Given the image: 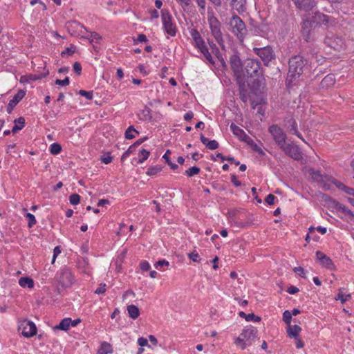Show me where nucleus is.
I'll list each match as a JSON object with an SVG mask.
<instances>
[{
    "label": "nucleus",
    "mask_w": 354,
    "mask_h": 354,
    "mask_svg": "<svg viewBox=\"0 0 354 354\" xmlns=\"http://www.w3.org/2000/svg\"><path fill=\"white\" fill-rule=\"evenodd\" d=\"M309 174L313 180L317 182L326 190L330 189L331 185H334L337 189L344 191L350 196L348 198V201L354 206V189L346 186L343 183L332 177L324 176L313 169H309Z\"/></svg>",
    "instance_id": "1"
},
{
    "label": "nucleus",
    "mask_w": 354,
    "mask_h": 354,
    "mask_svg": "<svg viewBox=\"0 0 354 354\" xmlns=\"http://www.w3.org/2000/svg\"><path fill=\"white\" fill-rule=\"evenodd\" d=\"M306 64L307 60L301 55H295L290 59L289 70L286 79L288 86L303 73Z\"/></svg>",
    "instance_id": "2"
},
{
    "label": "nucleus",
    "mask_w": 354,
    "mask_h": 354,
    "mask_svg": "<svg viewBox=\"0 0 354 354\" xmlns=\"http://www.w3.org/2000/svg\"><path fill=\"white\" fill-rule=\"evenodd\" d=\"M256 334L257 330L254 327H245L239 335L234 339V343L237 347L244 350L252 344Z\"/></svg>",
    "instance_id": "3"
},
{
    "label": "nucleus",
    "mask_w": 354,
    "mask_h": 354,
    "mask_svg": "<svg viewBox=\"0 0 354 354\" xmlns=\"http://www.w3.org/2000/svg\"><path fill=\"white\" fill-rule=\"evenodd\" d=\"M229 25L231 32L237 37L240 42H243L248 30L243 21L236 15H233L230 21Z\"/></svg>",
    "instance_id": "4"
},
{
    "label": "nucleus",
    "mask_w": 354,
    "mask_h": 354,
    "mask_svg": "<svg viewBox=\"0 0 354 354\" xmlns=\"http://www.w3.org/2000/svg\"><path fill=\"white\" fill-rule=\"evenodd\" d=\"M207 21L212 35L221 45L223 41V34L221 30V25L218 19L214 16L212 9H209L207 11Z\"/></svg>",
    "instance_id": "5"
},
{
    "label": "nucleus",
    "mask_w": 354,
    "mask_h": 354,
    "mask_svg": "<svg viewBox=\"0 0 354 354\" xmlns=\"http://www.w3.org/2000/svg\"><path fill=\"white\" fill-rule=\"evenodd\" d=\"M161 19L166 33L171 37H174L176 35L177 27L171 15L167 10H161Z\"/></svg>",
    "instance_id": "6"
},
{
    "label": "nucleus",
    "mask_w": 354,
    "mask_h": 354,
    "mask_svg": "<svg viewBox=\"0 0 354 354\" xmlns=\"http://www.w3.org/2000/svg\"><path fill=\"white\" fill-rule=\"evenodd\" d=\"M243 71L248 77H259L263 73L260 62L254 59H248L245 61Z\"/></svg>",
    "instance_id": "7"
},
{
    "label": "nucleus",
    "mask_w": 354,
    "mask_h": 354,
    "mask_svg": "<svg viewBox=\"0 0 354 354\" xmlns=\"http://www.w3.org/2000/svg\"><path fill=\"white\" fill-rule=\"evenodd\" d=\"M324 44L335 50H342L346 47L344 39L330 32L326 34Z\"/></svg>",
    "instance_id": "8"
},
{
    "label": "nucleus",
    "mask_w": 354,
    "mask_h": 354,
    "mask_svg": "<svg viewBox=\"0 0 354 354\" xmlns=\"http://www.w3.org/2000/svg\"><path fill=\"white\" fill-rule=\"evenodd\" d=\"M253 52L261 58L264 64L266 66L268 65V64L275 58L274 52L272 48L270 46L260 48L254 47Z\"/></svg>",
    "instance_id": "9"
},
{
    "label": "nucleus",
    "mask_w": 354,
    "mask_h": 354,
    "mask_svg": "<svg viewBox=\"0 0 354 354\" xmlns=\"http://www.w3.org/2000/svg\"><path fill=\"white\" fill-rule=\"evenodd\" d=\"M18 330L21 332L22 335L26 337H31L36 335L37 327L32 321L24 319L19 323Z\"/></svg>",
    "instance_id": "10"
},
{
    "label": "nucleus",
    "mask_w": 354,
    "mask_h": 354,
    "mask_svg": "<svg viewBox=\"0 0 354 354\" xmlns=\"http://www.w3.org/2000/svg\"><path fill=\"white\" fill-rule=\"evenodd\" d=\"M268 132L271 134L274 140L279 147L284 145L286 136L281 127L277 124H272L268 128Z\"/></svg>",
    "instance_id": "11"
},
{
    "label": "nucleus",
    "mask_w": 354,
    "mask_h": 354,
    "mask_svg": "<svg viewBox=\"0 0 354 354\" xmlns=\"http://www.w3.org/2000/svg\"><path fill=\"white\" fill-rule=\"evenodd\" d=\"M57 281L63 287H69L75 282V278L68 269H63L57 272Z\"/></svg>",
    "instance_id": "12"
},
{
    "label": "nucleus",
    "mask_w": 354,
    "mask_h": 354,
    "mask_svg": "<svg viewBox=\"0 0 354 354\" xmlns=\"http://www.w3.org/2000/svg\"><path fill=\"white\" fill-rule=\"evenodd\" d=\"M308 17H310V20L313 23L322 24L325 25H332L335 22V19L330 16L326 15L319 12L308 11Z\"/></svg>",
    "instance_id": "13"
},
{
    "label": "nucleus",
    "mask_w": 354,
    "mask_h": 354,
    "mask_svg": "<svg viewBox=\"0 0 354 354\" xmlns=\"http://www.w3.org/2000/svg\"><path fill=\"white\" fill-rule=\"evenodd\" d=\"M192 44L198 50V51L204 56L205 59L210 64H214V59L210 53L209 52L208 48L207 47L204 39L201 36L199 38L195 39Z\"/></svg>",
    "instance_id": "14"
},
{
    "label": "nucleus",
    "mask_w": 354,
    "mask_h": 354,
    "mask_svg": "<svg viewBox=\"0 0 354 354\" xmlns=\"http://www.w3.org/2000/svg\"><path fill=\"white\" fill-rule=\"evenodd\" d=\"M230 64L234 75L239 80L245 77V74L243 69L241 60L237 55L231 56Z\"/></svg>",
    "instance_id": "15"
},
{
    "label": "nucleus",
    "mask_w": 354,
    "mask_h": 354,
    "mask_svg": "<svg viewBox=\"0 0 354 354\" xmlns=\"http://www.w3.org/2000/svg\"><path fill=\"white\" fill-rule=\"evenodd\" d=\"M68 32L75 37H84L85 32H87L86 28L77 21H68L66 24Z\"/></svg>",
    "instance_id": "16"
},
{
    "label": "nucleus",
    "mask_w": 354,
    "mask_h": 354,
    "mask_svg": "<svg viewBox=\"0 0 354 354\" xmlns=\"http://www.w3.org/2000/svg\"><path fill=\"white\" fill-rule=\"evenodd\" d=\"M280 148L286 155L293 158L294 160H299L302 158V153L297 145L290 143H285L284 145Z\"/></svg>",
    "instance_id": "17"
},
{
    "label": "nucleus",
    "mask_w": 354,
    "mask_h": 354,
    "mask_svg": "<svg viewBox=\"0 0 354 354\" xmlns=\"http://www.w3.org/2000/svg\"><path fill=\"white\" fill-rule=\"evenodd\" d=\"M316 257L319 263L326 269L333 270L335 268L332 259L321 251L316 252Z\"/></svg>",
    "instance_id": "18"
},
{
    "label": "nucleus",
    "mask_w": 354,
    "mask_h": 354,
    "mask_svg": "<svg viewBox=\"0 0 354 354\" xmlns=\"http://www.w3.org/2000/svg\"><path fill=\"white\" fill-rule=\"evenodd\" d=\"M304 17L305 18L304 19V21L301 25L302 34L304 39L307 42H309L311 40L310 30L312 27L313 22L310 20V17H308V15H305Z\"/></svg>",
    "instance_id": "19"
},
{
    "label": "nucleus",
    "mask_w": 354,
    "mask_h": 354,
    "mask_svg": "<svg viewBox=\"0 0 354 354\" xmlns=\"http://www.w3.org/2000/svg\"><path fill=\"white\" fill-rule=\"evenodd\" d=\"M26 95V92L23 90H19L17 93L13 96L12 99L9 101V103L7 106L6 111L8 113H10L14 107Z\"/></svg>",
    "instance_id": "20"
},
{
    "label": "nucleus",
    "mask_w": 354,
    "mask_h": 354,
    "mask_svg": "<svg viewBox=\"0 0 354 354\" xmlns=\"http://www.w3.org/2000/svg\"><path fill=\"white\" fill-rule=\"evenodd\" d=\"M297 8L310 11L316 5L314 0H292Z\"/></svg>",
    "instance_id": "21"
},
{
    "label": "nucleus",
    "mask_w": 354,
    "mask_h": 354,
    "mask_svg": "<svg viewBox=\"0 0 354 354\" xmlns=\"http://www.w3.org/2000/svg\"><path fill=\"white\" fill-rule=\"evenodd\" d=\"M301 331V328L299 325H288L287 327V335L290 338L297 339Z\"/></svg>",
    "instance_id": "22"
},
{
    "label": "nucleus",
    "mask_w": 354,
    "mask_h": 354,
    "mask_svg": "<svg viewBox=\"0 0 354 354\" xmlns=\"http://www.w3.org/2000/svg\"><path fill=\"white\" fill-rule=\"evenodd\" d=\"M200 139L201 142L210 150H214L218 147V143L215 140H209V139L205 137L203 134L201 135Z\"/></svg>",
    "instance_id": "23"
},
{
    "label": "nucleus",
    "mask_w": 354,
    "mask_h": 354,
    "mask_svg": "<svg viewBox=\"0 0 354 354\" xmlns=\"http://www.w3.org/2000/svg\"><path fill=\"white\" fill-rule=\"evenodd\" d=\"M230 127L233 134L236 136L240 140H242L247 135L242 129L234 123H232Z\"/></svg>",
    "instance_id": "24"
},
{
    "label": "nucleus",
    "mask_w": 354,
    "mask_h": 354,
    "mask_svg": "<svg viewBox=\"0 0 354 354\" xmlns=\"http://www.w3.org/2000/svg\"><path fill=\"white\" fill-rule=\"evenodd\" d=\"M19 285L22 288H28L32 289L34 288V281L29 277H21L19 279Z\"/></svg>",
    "instance_id": "25"
},
{
    "label": "nucleus",
    "mask_w": 354,
    "mask_h": 354,
    "mask_svg": "<svg viewBox=\"0 0 354 354\" xmlns=\"http://www.w3.org/2000/svg\"><path fill=\"white\" fill-rule=\"evenodd\" d=\"M71 324V318L66 317L62 319L60 323L55 326V329L66 331L69 329Z\"/></svg>",
    "instance_id": "26"
},
{
    "label": "nucleus",
    "mask_w": 354,
    "mask_h": 354,
    "mask_svg": "<svg viewBox=\"0 0 354 354\" xmlns=\"http://www.w3.org/2000/svg\"><path fill=\"white\" fill-rule=\"evenodd\" d=\"M335 77L333 74H328L322 80V87H330L333 86L335 83Z\"/></svg>",
    "instance_id": "27"
},
{
    "label": "nucleus",
    "mask_w": 354,
    "mask_h": 354,
    "mask_svg": "<svg viewBox=\"0 0 354 354\" xmlns=\"http://www.w3.org/2000/svg\"><path fill=\"white\" fill-rule=\"evenodd\" d=\"M14 122L15 125L11 130L13 133L21 130L25 127V119L23 117L16 119Z\"/></svg>",
    "instance_id": "28"
},
{
    "label": "nucleus",
    "mask_w": 354,
    "mask_h": 354,
    "mask_svg": "<svg viewBox=\"0 0 354 354\" xmlns=\"http://www.w3.org/2000/svg\"><path fill=\"white\" fill-rule=\"evenodd\" d=\"M112 352H113V349H112L111 345L106 342H103L101 344L100 347L98 349L97 354H109V353H111Z\"/></svg>",
    "instance_id": "29"
},
{
    "label": "nucleus",
    "mask_w": 354,
    "mask_h": 354,
    "mask_svg": "<svg viewBox=\"0 0 354 354\" xmlns=\"http://www.w3.org/2000/svg\"><path fill=\"white\" fill-rule=\"evenodd\" d=\"M344 288H342L339 289V292L335 297V300H339L342 304H344L346 301L351 298V294H345L344 292Z\"/></svg>",
    "instance_id": "30"
},
{
    "label": "nucleus",
    "mask_w": 354,
    "mask_h": 354,
    "mask_svg": "<svg viewBox=\"0 0 354 354\" xmlns=\"http://www.w3.org/2000/svg\"><path fill=\"white\" fill-rule=\"evenodd\" d=\"M127 311L129 317L133 319H137L140 315L139 308L133 304L127 306Z\"/></svg>",
    "instance_id": "31"
},
{
    "label": "nucleus",
    "mask_w": 354,
    "mask_h": 354,
    "mask_svg": "<svg viewBox=\"0 0 354 354\" xmlns=\"http://www.w3.org/2000/svg\"><path fill=\"white\" fill-rule=\"evenodd\" d=\"M150 155V151L148 150H146L145 149H142L141 151L138 153V163L142 164L144 162L147 158H149Z\"/></svg>",
    "instance_id": "32"
},
{
    "label": "nucleus",
    "mask_w": 354,
    "mask_h": 354,
    "mask_svg": "<svg viewBox=\"0 0 354 354\" xmlns=\"http://www.w3.org/2000/svg\"><path fill=\"white\" fill-rule=\"evenodd\" d=\"M232 6L238 11L243 10L245 0H230Z\"/></svg>",
    "instance_id": "33"
},
{
    "label": "nucleus",
    "mask_w": 354,
    "mask_h": 354,
    "mask_svg": "<svg viewBox=\"0 0 354 354\" xmlns=\"http://www.w3.org/2000/svg\"><path fill=\"white\" fill-rule=\"evenodd\" d=\"M337 210L344 214L345 216H348L349 218H354V214L351 212V209H349L347 207L343 205H339L338 206Z\"/></svg>",
    "instance_id": "34"
},
{
    "label": "nucleus",
    "mask_w": 354,
    "mask_h": 354,
    "mask_svg": "<svg viewBox=\"0 0 354 354\" xmlns=\"http://www.w3.org/2000/svg\"><path fill=\"white\" fill-rule=\"evenodd\" d=\"M84 37L88 39L91 43L98 42L102 39L101 36L95 32H91L88 35H84Z\"/></svg>",
    "instance_id": "35"
},
{
    "label": "nucleus",
    "mask_w": 354,
    "mask_h": 354,
    "mask_svg": "<svg viewBox=\"0 0 354 354\" xmlns=\"http://www.w3.org/2000/svg\"><path fill=\"white\" fill-rule=\"evenodd\" d=\"M201 169L196 166L189 168L185 171V174L188 177H192L199 174Z\"/></svg>",
    "instance_id": "36"
},
{
    "label": "nucleus",
    "mask_w": 354,
    "mask_h": 354,
    "mask_svg": "<svg viewBox=\"0 0 354 354\" xmlns=\"http://www.w3.org/2000/svg\"><path fill=\"white\" fill-rule=\"evenodd\" d=\"M138 134V131H137L133 126H130L127 128L125 131L124 136L127 139H133L135 138V134Z\"/></svg>",
    "instance_id": "37"
},
{
    "label": "nucleus",
    "mask_w": 354,
    "mask_h": 354,
    "mask_svg": "<svg viewBox=\"0 0 354 354\" xmlns=\"http://www.w3.org/2000/svg\"><path fill=\"white\" fill-rule=\"evenodd\" d=\"M49 150L52 154L57 155L61 152L62 147L59 143L54 142L50 145Z\"/></svg>",
    "instance_id": "38"
},
{
    "label": "nucleus",
    "mask_w": 354,
    "mask_h": 354,
    "mask_svg": "<svg viewBox=\"0 0 354 354\" xmlns=\"http://www.w3.org/2000/svg\"><path fill=\"white\" fill-rule=\"evenodd\" d=\"M201 15H204L206 10L205 0H194Z\"/></svg>",
    "instance_id": "39"
},
{
    "label": "nucleus",
    "mask_w": 354,
    "mask_h": 354,
    "mask_svg": "<svg viewBox=\"0 0 354 354\" xmlns=\"http://www.w3.org/2000/svg\"><path fill=\"white\" fill-rule=\"evenodd\" d=\"M136 147H135V145H131L128 149L124 151L123 153V154L122 155V157H121V160L122 161H124L126 158H127L128 157H129L131 156V154L133 153L136 151Z\"/></svg>",
    "instance_id": "40"
},
{
    "label": "nucleus",
    "mask_w": 354,
    "mask_h": 354,
    "mask_svg": "<svg viewBox=\"0 0 354 354\" xmlns=\"http://www.w3.org/2000/svg\"><path fill=\"white\" fill-rule=\"evenodd\" d=\"M292 314L289 310H285L283 313V321L288 326L291 323Z\"/></svg>",
    "instance_id": "41"
},
{
    "label": "nucleus",
    "mask_w": 354,
    "mask_h": 354,
    "mask_svg": "<svg viewBox=\"0 0 354 354\" xmlns=\"http://www.w3.org/2000/svg\"><path fill=\"white\" fill-rule=\"evenodd\" d=\"M70 203L75 205L80 203V196L77 194H73L69 197Z\"/></svg>",
    "instance_id": "42"
},
{
    "label": "nucleus",
    "mask_w": 354,
    "mask_h": 354,
    "mask_svg": "<svg viewBox=\"0 0 354 354\" xmlns=\"http://www.w3.org/2000/svg\"><path fill=\"white\" fill-rule=\"evenodd\" d=\"M79 94L81 96L85 97L87 100H92L93 98V91H86L85 90H80Z\"/></svg>",
    "instance_id": "43"
},
{
    "label": "nucleus",
    "mask_w": 354,
    "mask_h": 354,
    "mask_svg": "<svg viewBox=\"0 0 354 354\" xmlns=\"http://www.w3.org/2000/svg\"><path fill=\"white\" fill-rule=\"evenodd\" d=\"M309 233H313L315 232V230H317L318 232H319L322 234H325L327 232V229L325 227L318 226L317 227H310L309 229Z\"/></svg>",
    "instance_id": "44"
},
{
    "label": "nucleus",
    "mask_w": 354,
    "mask_h": 354,
    "mask_svg": "<svg viewBox=\"0 0 354 354\" xmlns=\"http://www.w3.org/2000/svg\"><path fill=\"white\" fill-rule=\"evenodd\" d=\"M26 217L28 218V226L32 227L36 223V219L35 216L31 213H26Z\"/></svg>",
    "instance_id": "45"
},
{
    "label": "nucleus",
    "mask_w": 354,
    "mask_h": 354,
    "mask_svg": "<svg viewBox=\"0 0 354 354\" xmlns=\"http://www.w3.org/2000/svg\"><path fill=\"white\" fill-rule=\"evenodd\" d=\"M247 322H259L261 321V317L255 315L254 313H249L245 317Z\"/></svg>",
    "instance_id": "46"
},
{
    "label": "nucleus",
    "mask_w": 354,
    "mask_h": 354,
    "mask_svg": "<svg viewBox=\"0 0 354 354\" xmlns=\"http://www.w3.org/2000/svg\"><path fill=\"white\" fill-rule=\"evenodd\" d=\"M38 3L39 4V10H41L43 11L46 10V6L45 5L44 3H43L42 1H39V0H32L30 1V4L31 6H35V4Z\"/></svg>",
    "instance_id": "47"
},
{
    "label": "nucleus",
    "mask_w": 354,
    "mask_h": 354,
    "mask_svg": "<svg viewBox=\"0 0 354 354\" xmlns=\"http://www.w3.org/2000/svg\"><path fill=\"white\" fill-rule=\"evenodd\" d=\"M189 34L192 38L193 41L201 36L200 32L196 28H192L189 30Z\"/></svg>",
    "instance_id": "48"
},
{
    "label": "nucleus",
    "mask_w": 354,
    "mask_h": 354,
    "mask_svg": "<svg viewBox=\"0 0 354 354\" xmlns=\"http://www.w3.org/2000/svg\"><path fill=\"white\" fill-rule=\"evenodd\" d=\"M293 271L295 273H297L299 276H301L303 278H306V272L304 269L302 267H295L293 268Z\"/></svg>",
    "instance_id": "49"
},
{
    "label": "nucleus",
    "mask_w": 354,
    "mask_h": 354,
    "mask_svg": "<svg viewBox=\"0 0 354 354\" xmlns=\"http://www.w3.org/2000/svg\"><path fill=\"white\" fill-rule=\"evenodd\" d=\"M188 257L194 262H199L200 261L199 254L196 251L188 254Z\"/></svg>",
    "instance_id": "50"
},
{
    "label": "nucleus",
    "mask_w": 354,
    "mask_h": 354,
    "mask_svg": "<svg viewBox=\"0 0 354 354\" xmlns=\"http://www.w3.org/2000/svg\"><path fill=\"white\" fill-rule=\"evenodd\" d=\"M140 267L142 271H148L151 268L149 263L147 261H142L140 263Z\"/></svg>",
    "instance_id": "51"
},
{
    "label": "nucleus",
    "mask_w": 354,
    "mask_h": 354,
    "mask_svg": "<svg viewBox=\"0 0 354 354\" xmlns=\"http://www.w3.org/2000/svg\"><path fill=\"white\" fill-rule=\"evenodd\" d=\"M70 83L69 78L68 77H65L64 80H56L55 84L59 86H65L68 85Z\"/></svg>",
    "instance_id": "52"
},
{
    "label": "nucleus",
    "mask_w": 354,
    "mask_h": 354,
    "mask_svg": "<svg viewBox=\"0 0 354 354\" xmlns=\"http://www.w3.org/2000/svg\"><path fill=\"white\" fill-rule=\"evenodd\" d=\"M250 147L253 151L259 153V154H261V155L264 154V152H263V149H261V147L260 146H259L257 143L254 142Z\"/></svg>",
    "instance_id": "53"
},
{
    "label": "nucleus",
    "mask_w": 354,
    "mask_h": 354,
    "mask_svg": "<svg viewBox=\"0 0 354 354\" xmlns=\"http://www.w3.org/2000/svg\"><path fill=\"white\" fill-rule=\"evenodd\" d=\"M276 199V197L272 194H268L266 198H265V201L266 203H267L268 205H273L274 203V201Z\"/></svg>",
    "instance_id": "54"
},
{
    "label": "nucleus",
    "mask_w": 354,
    "mask_h": 354,
    "mask_svg": "<svg viewBox=\"0 0 354 354\" xmlns=\"http://www.w3.org/2000/svg\"><path fill=\"white\" fill-rule=\"evenodd\" d=\"M169 265V261H166V260H160L158 261H157L155 264H154V266L156 269H159L160 267H162V266H168Z\"/></svg>",
    "instance_id": "55"
},
{
    "label": "nucleus",
    "mask_w": 354,
    "mask_h": 354,
    "mask_svg": "<svg viewBox=\"0 0 354 354\" xmlns=\"http://www.w3.org/2000/svg\"><path fill=\"white\" fill-rule=\"evenodd\" d=\"M106 292V284L101 283L99 287L95 290V293L97 295L103 294Z\"/></svg>",
    "instance_id": "56"
},
{
    "label": "nucleus",
    "mask_w": 354,
    "mask_h": 354,
    "mask_svg": "<svg viewBox=\"0 0 354 354\" xmlns=\"http://www.w3.org/2000/svg\"><path fill=\"white\" fill-rule=\"evenodd\" d=\"M75 53V50L73 48H66L64 50H63L61 53L62 57H64L66 55H72Z\"/></svg>",
    "instance_id": "57"
},
{
    "label": "nucleus",
    "mask_w": 354,
    "mask_h": 354,
    "mask_svg": "<svg viewBox=\"0 0 354 354\" xmlns=\"http://www.w3.org/2000/svg\"><path fill=\"white\" fill-rule=\"evenodd\" d=\"M73 70L75 73H77L78 75H80L82 72V66L80 63L76 62L73 64Z\"/></svg>",
    "instance_id": "58"
},
{
    "label": "nucleus",
    "mask_w": 354,
    "mask_h": 354,
    "mask_svg": "<svg viewBox=\"0 0 354 354\" xmlns=\"http://www.w3.org/2000/svg\"><path fill=\"white\" fill-rule=\"evenodd\" d=\"M147 38L145 35L144 34H139L137 39L134 40V43L137 42H147Z\"/></svg>",
    "instance_id": "59"
},
{
    "label": "nucleus",
    "mask_w": 354,
    "mask_h": 354,
    "mask_svg": "<svg viewBox=\"0 0 354 354\" xmlns=\"http://www.w3.org/2000/svg\"><path fill=\"white\" fill-rule=\"evenodd\" d=\"M138 344L141 347L149 346L148 345V340L145 337H139L138 339Z\"/></svg>",
    "instance_id": "60"
},
{
    "label": "nucleus",
    "mask_w": 354,
    "mask_h": 354,
    "mask_svg": "<svg viewBox=\"0 0 354 354\" xmlns=\"http://www.w3.org/2000/svg\"><path fill=\"white\" fill-rule=\"evenodd\" d=\"M182 7H189L191 5V0H176Z\"/></svg>",
    "instance_id": "61"
},
{
    "label": "nucleus",
    "mask_w": 354,
    "mask_h": 354,
    "mask_svg": "<svg viewBox=\"0 0 354 354\" xmlns=\"http://www.w3.org/2000/svg\"><path fill=\"white\" fill-rule=\"evenodd\" d=\"M231 181L235 187H240L241 185V181L237 179L236 175L233 174L231 176Z\"/></svg>",
    "instance_id": "62"
},
{
    "label": "nucleus",
    "mask_w": 354,
    "mask_h": 354,
    "mask_svg": "<svg viewBox=\"0 0 354 354\" xmlns=\"http://www.w3.org/2000/svg\"><path fill=\"white\" fill-rule=\"evenodd\" d=\"M287 292L290 295H294L299 292V288L296 286H291L288 288Z\"/></svg>",
    "instance_id": "63"
},
{
    "label": "nucleus",
    "mask_w": 354,
    "mask_h": 354,
    "mask_svg": "<svg viewBox=\"0 0 354 354\" xmlns=\"http://www.w3.org/2000/svg\"><path fill=\"white\" fill-rule=\"evenodd\" d=\"M295 345H296L297 348L299 349V348H301L304 347V344L303 341L299 337H297V339H295Z\"/></svg>",
    "instance_id": "64"
}]
</instances>
